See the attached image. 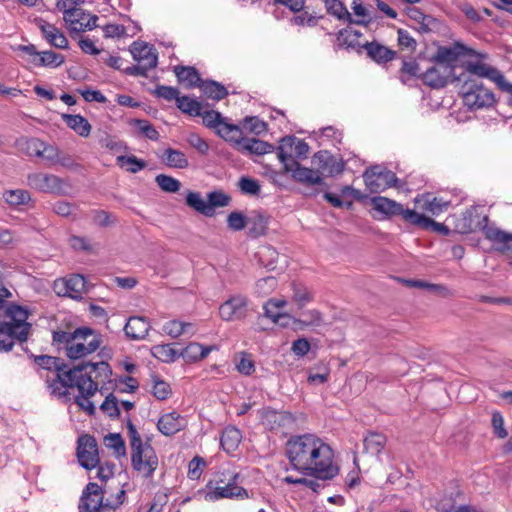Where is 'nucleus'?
Segmentation results:
<instances>
[{
    "instance_id": "obj_1",
    "label": "nucleus",
    "mask_w": 512,
    "mask_h": 512,
    "mask_svg": "<svg viewBox=\"0 0 512 512\" xmlns=\"http://www.w3.org/2000/svg\"><path fill=\"white\" fill-rule=\"evenodd\" d=\"M292 467L307 476L331 480L339 472L333 464V450L320 437L312 433L292 436L285 446Z\"/></svg>"
},
{
    "instance_id": "obj_2",
    "label": "nucleus",
    "mask_w": 512,
    "mask_h": 512,
    "mask_svg": "<svg viewBox=\"0 0 512 512\" xmlns=\"http://www.w3.org/2000/svg\"><path fill=\"white\" fill-rule=\"evenodd\" d=\"M10 297L11 292L0 279V352L11 351L15 342H26L32 330L26 309L16 304L5 305V299Z\"/></svg>"
},
{
    "instance_id": "obj_3",
    "label": "nucleus",
    "mask_w": 512,
    "mask_h": 512,
    "mask_svg": "<svg viewBox=\"0 0 512 512\" xmlns=\"http://www.w3.org/2000/svg\"><path fill=\"white\" fill-rule=\"evenodd\" d=\"M101 343V336L89 327H79L72 332L56 330L52 334V344L58 351H65L71 360L70 365L95 352Z\"/></svg>"
},
{
    "instance_id": "obj_4",
    "label": "nucleus",
    "mask_w": 512,
    "mask_h": 512,
    "mask_svg": "<svg viewBox=\"0 0 512 512\" xmlns=\"http://www.w3.org/2000/svg\"><path fill=\"white\" fill-rule=\"evenodd\" d=\"M34 362L43 369L54 370L56 372L55 377L51 382H48V387L51 390V394L58 398L68 397L69 391L65 389L67 380L64 379L62 374H66L70 370L71 365L64 363L60 358L49 355H38L34 356Z\"/></svg>"
},
{
    "instance_id": "obj_5",
    "label": "nucleus",
    "mask_w": 512,
    "mask_h": 512,
    "mask_svg": "<svg viewBox=\"0 0 512 512\" xmlns=\"http://www.w3.org/2000/svg\"><path fill=\"white\" fill-rule=\"evenodd\" d=\"M461 93L464 105L470 110L488 108L495 103L494 93L475 79H465Z\"/></svg>"
},
{
    "instance_id": "obj_6",
    "label": "nucleus",
    "mask_w": 512,
    "mask_h": 512,
    "mask_svg": "<svg viewBox=\"0 0 512 512\" xmlns=\"http://www.w3.org/2000/svg\"><path fill=\"white\" fill-rule=\"evenodd\" d=\"M112 374V370L107 362H91L81 360L77 364H72L70 370L66 374H62L64 379L71 381V377L80 381L84 380L85 383L97 382L101 376L108 378Z\"/></svg>"
},
{
    "instance_id": "obj_7",
    "label": "nucleus",
    "mask_w": 512,
    "mask_h": 512,
    "mask_svg": "<svg viewBox=\"0 0 512 512\" xmlns=\"http://www.w3.org/2000/svg\"><path fill=\"white\" fill-rule=\"evenodd\" d=\"M129 50L136 62L147 60V66H128L123 69V73L131 76L147 77L148 71L154 69L158 63L156 49L146 42L134 41Z\"/></svg>"
},
{
    "instance_id": "obj_8",
    "label": "nucleus",
    "mask_w": 512,
    "mask_h": 512,
    "mask_svg": "<svg viewBox=\"0 0 512 512\" xmlns=\"http://www.w3.org/2000/svg\"><path fill=\"white\" fill-rule=\"evenodd\" d=\"M108 493L106 486H101L95 482H89L82 491L78 504L79 512H101L109 509L110 500L104 499Z\"/></svg>"
},
{
    "instance_id": "obj_9",
    "label": "nucleus",
    "mask_w": 512,
    "mask_h": 512,
    "mask_svg": "<svg viewBox=\"0 0 512 512\" xmlns=\"http://www.w3.org/2000/svg\"><path fill=\"white\" fill-rule=\"evenodd\" d=\"M366 187L371 193H379L390 187H399L396 174L380 165L367 169L363 174Z\"/></svg>"
},
{
    "instance_id": "obj_10",
    "label": "nucleus",
    "mask_w": 512,
    "mask_h": 512,
    "mask_svg": "<svg viewBox=\"0 0 512 512\" xmlns=\"http://www.w3.org/2000/svg\"><path fill=\"white\" fill-rule=\"evenodd\" d=\"M131 464L144 478H151L158 467V457L154 448L145 443V447L131 450Z\"/></svg>"
},
{
    "instance_id": "obj_11",
    "label": "nucleus",
    "mask_w": 512,
    "mask_h": 512,
    "mask_svg": "<svg viewBox=\"0 0 512 512\" xmlns=\"http://www.w3.org/2000/svg\"><path fill=\"white\" fill-rule=\"evenodd\" d=\"M276 150L280 162L286 164L291 160L307 158L310 148L304 140L295 136H285L280 140Z\"/></svg>"
},
{
    "instance_id": "obj_12",
    "label": "nucleus",
    "mask_w": 512,
    "mask_h": 512,
    "mask_svg": "<svg viewBox=\"0 0 512 512\" xmlns=\"http://www.w3.org/2000/svg\"><path fill=\"white\" fill-rule=\"evenodd\" d=\"M54 291L59 296H66L75 300H81L87 292V282L84 276L72 274L54 281Z\"/></svg>"
},
{
    "instance_id": "obj_13",
    "label": "nucleus",
    "mask_w": 512,
    "mask_h": 512,
    "mask_svg": "<svg viewBox=\"0 0 512 512\" xmlns=\"http://www.w3.org/2000/svg\"><path fill=\"white\" fill-rule=\"evenodd\" d=\"M77 457L80 465L87 470H91L98 465V445L93 436L84 434L78 438Z\"/></svg>"
},
{
    "instance_id": "obj_14",
    "label": "nucleus",
    "mask_w": 512,
    "mask_h": 512,
    "mask_svg": "<svg viewBox=\"0 0 512 512\" xmlns=\"http://www.w3.org/2000/svg\"><path fill=\"white\" fill-rule=\"evenodd\" d=\"M474 51L460 42H455L452 46H439L431 61L442 66H449L454 72L455 65L460 57L473 55Z\"/></svg>"
},
{
    "instance_id": "obj_15",
    "label": "nucleus",
    "mask_w": 512,
    "mask_h": 512,
    "mask_svg": "<svg viewBox=\"0 0 512 512\" xmlns=\"http://www.w3.org/2000/svg\"><path fill=\"white\" fill-rule=\"evenodd\" d=\"M312 164L315 171L324 179L325 176L333 177L339 175L344 170V162L337 159L326 150L318 151L312 158Z\"/></svg>"
},
{
    "instance_id": "obj_16",
    "label": "nucleus",
    "mask_w": 512,
    "mask_h": 512,
    "mask_svg": "<svg viewBox=\"0 0 512 512\" xmlns=\"http://www.w3.org/2000/svg\"><path fill=\"white\" fill-rule=\"evenodd\" d=\"M71 379V381H67L65 389L68 390V388L76 387L79 391V395L75 397V403L88 415H94L96 409L93 402L90 401V398L97 392L98 383L90 382V384H87L84 382V380L80 381L73 377H71Z\"/></svg>"
},
{
    "instance_id": "obj_17",
    "label": "nucleus",
    "mask_w": 512,
    "mask_h": 512,
    "mask_svg": "<svg viewBox=\"0 0 512 512\" xmlns=\"http://www.w3.org/2000/svg\"><path fill=\"white\" fill-rule=\"evenodd\" d=\"M283 168L286 173H291V177L296 182L307 186L319 185L328 188V185L315 169L304 167L297 160H291V162L283 164Z\"/></svg>"
},
{
    "instance_id": "obj_18",
    "label": "nucleus",
    "mask_w": 512,
    "mask_h": 512,
    "mask_svg": "<svg viewBox=\"0 0 512 512\" xmlns=\"http://www.w3.org/2000/svg\"><path fill=\"white\" fill-rule=\"evenodd\" d=\"M239 475L228 471L227 483L225 485L215 486L214 490L206 493L205 499L215 501L221 498H247L248 492L246 489L238 485Z\"/></svg>"
},
{
    "instance_id": "obj_19",
    "label": "nucleus",
    "mask_w": 512,
    "mask_h": 512,
    "mask_svg": "<svg viewBox=\"0 0 512 512\" xmlns=\"http://www.w3.org/2000/svg\"><path fill=\"white\" fill-rule=\"evenodd\" d=\"M27 185L40 192L58 194L62 191L63 180L53 174L37 172L28 174Z\"/></svg>"
},
{
    "instance_id": "obj_20",
    "label": "nucleus",
    "mask_w": 512,
    "mask_h": 512,
    "mask_svg": "<svg viewBox=\"0 0 512 512\" xmlns=\"http://www.w3.org/2000/svg\"><path fill=\"white\" fill-rule=\"evenodd\" d=\"M372 208L379 213L388 216H401V218L408 224L412 225V219L408 218V212H415L411 209H405L402 204L389 199L387 197L376 196L371 199Z\"/></svg>"
},
{
    "instance_id": "obj_21",
    "label": "nucleus",
    "mask_w": 512,
    "mask_h": 512,
    "mask_svg": "<svg viewBox=\"0 0 512 512\" xmlns=\"http://www.w3.org/2000/svg\"><path fill=\"white\" fill-rule=\"evenodd\" d=\"M453 76L452 68L449 66H433L421 73L420 79L431 88L439 89L447 85L449 78Z\"/></svg>"
},
{
    "instance_id": "obj_22",
    "label": "nucleus",
    "mask_w": 512,
    "mask_h": 512,
    "mask_svg": "<svg viewBox=\"0 0 512 512\" xmlns=\"http://www.w3.org/2000/svg\"><path fill=\"white\" fill-rule=\"evenodd\" d=\"M186 425V419L175 411L162 415L157 422L158 430L165 436H172L178 433Z\"/></svg>"
},
{
    "instance_id": "obj_23",
    "label": "nucleus",
    "mask_w": 512,
    "mask_h": 512,
    "mask_svg": "<svg viewBox=\"0 0 512 512\" xmlns=\"http://www.w3.org/2000/svg\"><path fill=\"white\" fill-rule=\"evenodd\" d=\"M466 72L478 77H485L496 83L501 88L504 83L503 74L496 68L482 62H468L465 66Z\"/></svg>"
},
{
    "instance_id": "obj_24",
    "label": "nucleus",
    "mask_w": 512,
    "mask_h": 512,
    "mask_svg": "<svg viewBox=\"0 0 512 512\" xmlns=\"http://www.w3.org/2000/svg\"><path fill=\"white\" fill-rule=\"evenodd\" d=\"M246 300L241 297H234L224 302L219 307V315L223 320L231 321L240 319L245 315Z\"/></svg>"
},
{
    "instance_id": "obj_25",
    "label": "nucleus",
    "mask_w": 512,
    "mask_h": 512,
    "mask_svg": "<svg viewBox=\"0 0 512 512\" xmlns=\"http://www.w3.org/2000/svg\"><path fill=\"white\" fill-rule=\"evenodd\" d=\"M38 27L41 30L44 38L51 46L58 49L68 48V40L54 24L48 23L42 19L38 21Z\"/></svg>"
},
{
    "instance_id": "obj_26",
    "label": "nucleus",
    "mask_w": 512,
    "mask_h": 512,
    "mask_svg": "<svg viewBox=\"0 0 512 512\" xmlns=\"http://www.w3.org/2000/svg\"><path fill=\"white\" fill-rule=\"evenodd\" d=\"M150 329L151 325L147 319L140 316L130 317L124 326L125 334L131 340L144 339Z\"/></svg>"
},
{
    "instance_id": "obj_27",
    "label": "nucleus",
    "mask_w": 512,
    "mask_h": 512,
    "mask_svg": "<svg viewBox=\"0 0 512 512\" xmlns=\"http://www.w3.org/2000/svg\"><path fill=\"white\" fill-rule=\"evenodd\" d=\"M483 232L485 237L496 245L498 251L512 250V233H507L494 226H485Z\"/></svg>"
},
{
    "instance_id": "obj_28",
    "label": "nucleus",
    "mask_w": 512,
    "mask_h": 512,
    "mask_svg": "<svg viewBox=\"0 0 512 512\" xmlns=\"http://www.w3.org/2000/svg\"><path fill=\"white\" fill-rule=\"evenodd\" d=\"M368 57L378 64H385L396 57V51L376 42H366L363 45Z\"/></svg>"
},
{
    "instance_id": "obj_29",
    "label": "nucleus",
    "mask_w": 512,
    "mask_h": 512,
    "mask_svg": "<svg viewBox=\"0 0 512 512\" xmlns=\"http://www.w3.org/2000/svg\"><path fill=\"white\" fill-rule=\"evenodd\" d=\"M237 150L242 153L261 156L273 152L275 150V146L254 137H246L243 138L242 141H239V147Z\"/></svg>"
},
{
    "instance_id": "obj_30",
    "label": "nucleus",
    "mask_w": 512,
    "mask_h": 512,
    "mask_svg": "<svg viewBox=\"0 0 512 512\" xmlns=\"http://www.w3.org/2000/svg\"><path fill=\"white\" fill-rule=\"evenodd\" d=\"M174 73L178 82L184 84L188 89L200 87L203 82L197 69L192 66L177 65L174 67Z\"/></svg>"
},
{
    "instance_id": "obj_31",
    "label": "nucleus",
    "mask_w": 512,
    "mask_h": 512,
    "mask_svg": "<svg viewBox=\"0 0 512 512\" xmlns=\"http://www.w3.org/2000/svg\"><path fill=\"white\" fill-rule=\"evenodd\" d=\"M407 217L412 219L413 226H417L424 230L437 232L445 236L450 233V230L446 225L435 222L433 219L428 218L423 214H419L417 212H408Z\"/></svg>"
},
{
    "instance_id": "obj_32",
    "label": "nucleus",
    "mask_w": 512,
    "mask_h": 512,
    "mask_svg": "<svg viewBox=\"0 0 512 512\" xmlns=\"http://www.w3.org/2000/svg\"><path fill=\"white\" fill-rule=\"evenodd\" d=\"M264 419L271 430L280 427L289 428L295 423V417L287 411L268 410Z\"/></svg>"
},
{
    "instance_id": "obj_33",
    "label": "nucleus",
    "mask_w": 512,
    "mask_h": 512,
    "mask_svg": "<svg viewBox=\"0 0 512 512\" xmlns=\"http://www.w3.org/2000/svg\"><path fill=\"white\" fill-rule=\"evenodd\" d=\"M214 349V346H203L196 342L189 343L180 351V357L187 363H194L204 359Z\"/></svg>"
},
{
    "instance_id": "obj_34",
    "label": "nucleus",
    "mask_w": 512,
    "mask_h": 512,
    "mask_svg": "<svg viewBox=\"0 0 512 512\" xmlns=\"http://www.w3.org/2000/svg\"><path fill=\"white\" fill-rule=\"evenodd\" d=\"M325 4L328 13L337 17L339 20H346L349 23H354L357 25L368 24V22L365 20H354L341 0H325Z\"/></svg>"
},
{
    "instance_id": "obj_35",
    "label": "nucleus",
    "mask_w": 512,
    "mask_h": 512,
    "mask_svg": "<svg viewBox=\"0 0 512 512\" xmlns=\"http://www.w3.org/2000/svg\"><path fill=\"white\" fill-rule=\"evenodd\" d=\"M387 438L378 432H369L363 439L364 452L378 456L384 449Z\"/></svg>"
},
{
    "instance_id": "obj_36",
    "label": "nucleus",
    "mask_w": 512,
    "mask_h": 512,
    "mask_svg": "<svg viewBox=\"0 0 512 512\" xmlns=\"http://www.w3.org/2000/svg\"><path fill=\"white\" fill-rule=\"evenodd\" d=\"M63 121L66 123V125L74 130L79 136L81 137H87L89 136L91 132V125L88 122L86 118L83 116L76 114H63L62 115Z\"/></svg>"
},
{
    "instance_id": "obj_37",
    "label": "nucleus",
    "mask_w": 512,
    "mask_h": 512,
    "mask_svg": "<svg viewBox=\"0 0 512 512\" xmlns=\"http://www.w3.org/2000/svg\"><path fill=\"white\" fill-rule=\"evenodd\" d=\"M241 439V431L236 427L228 426L222 432L220 443L226 452L231 453L237 449Z\"/></svg>"
},
{
    "instance_id": "obj_38",
    "label": "nucleus",
    "mask_w": 512,
    "mask_h": 512,
    "mask_svg": "<svg viewBox=\"0 0 512 512\" xmlns=\"http://www.w3.org/2000/svg\"><path fill=\"white\" fill-rule=\"evenodd\" d=\"M42 146V141L38 138L34 137H19L15 141L16 149L27 155V156H40V147Z\"/></svg>"
},
{
    "instance_id": "obj_39",
    "label": "nucleus",
    "mask_w": 512,
    "mask_h": 512,
    "mask_svg": "<svg viewBox=\"0 0 512 512\" xmlns=\"http://www.w3.org/2000/svg\"><path fill=\"white\" fill-rule=\"evenodd\" d=\"M285 303L283 300L270 299L263 307L265 316L282 327L288 326V322H281V319H290V316L287 314L278 312V309L283 307Z\"/></svg>"
},
{
    "instance_id": "obj_40",
    "label": "nucleus",
    "mask_w": 512,
    "mask_h": 512,
    "mask_svg": "<svg viewBox=\"0 0 512 512\" xmlns=\"http://www.w3.org/2000/svg\"><path fill=\"white\" fill-rule=\"evenodd\" d=\"M216 133L223 138L225 141L233 142L236 149L239 147V141H242V130L239 126L226 122V119L222 122Z\"/></svg>"
},
{
    "instance_id": "obj_41",
    "label": "nucleus",
    "mask_w": 512,
    "mask_h": 512,
    "mask_svg": "<svg viewBox=\"0 0 512 512\" xmlns=\"http://www.w3.org/2000/svg\"><path fill=\"white\" fill-rule=\"evenodd\" d=\"M163 161L170 168L185 169L189 166L186 155L173 148H167L163 153Z\"/></svg>"
},
{
    "instance_id": "obj_42",
    "label": "nucleus",
    "mask_w": 512,
    "mask_h": 512,
    "mask_svg": "<svg viewBox=\"0 0 512 512\" xmlns=\"http://www.w3.org/2000/svg\"><path fill=\"white\" fill-rule=\"evenodd\" d=\"M199 88L208 98L216 101H220L228 95L227 89L213 80H203Z\"/></svg>"
},
{
    "instance_id": "obj_43",
    "label": "nucleus",
    "mask_w": 512,
    "mask_h": 512,
    "mask_svg": "<svg viewBox=\"0 0 512 512\" xmlns=\"http://www.w3.org/2000/svg\"><path fill=\"white\" fill-rule=\"evenodd\" d=\"M416 202L421 203L420 208L432 215L440 214L446 210L449 205L448 202H444L437 197H431L430 195L424 196L421 200L417 199Z\"/></svg>"
},
{
    "instance_id": "obj_44",
    "label": "nucleus",
    "mask_w": 512,
    "mask_h": 512,
    "mask_svg": "<svg viewBox=\"0 0 512 512\" xmlns=\"http://www.w3.org/2000/svg\"><path fill=\"white\" fill-rule=\"evenodd\" d=\"M152 355L158 360L171 363L180 357V352L174 349L170 344L155 345L151 349Z\"/></svg>"
},
{
    "instance_id": "obj_45",
    "label": "nucleus",
    "mask_w": 512,
    "mask_h": 512,
    "mask_svg": "<svg viewBox=\"0 0 512 512\" xmlns=\"http://www.w3.org/2000/svg\"><path fill=\"white\" fill-rule=\"evenodd\" d=\"M116 164L130 173H137L147 166L145 160L137 158L135 155H119L116 158Z\"/></svg>"
},
{
    "instance_id": "obj_46",
    "label": "nucleus",
    "mask_w": 512,
    "mask_h": 512,
    "mask_svg": "<svg viewBox=\"0 0 512 512\" xmlns=\"http://www.w3.org/2000/svg\"><path fill=\"white\" fill-rule=\"evenodd\" d=\"M86 16L88 15L81 8L73 7L65 9L64 20L69 25L71 34L75 33L74 27L83 26L85 24L84 20Z\"/></svg>"
},
{
    "instance_id": "obj_47",
    "label": "nucleus",
    "mask_w": 512,
    "mask_h": 512,
    "mask_svg": "<svg viewBox=\"0 0 512 512\" xmlns=\"http://www.w3.org/2000/svg\"><path fill=\"white\" fill-rule=\"evenodd\" d=\"M248 235L251 238H258L266 233L267 220L261 214H256L247 218Z\"/></svg>"
},
{
    "instance_id": "obj_48",
    "label": "nucleus",
    "mask_w": 512,
    "mask_h": 512,
    "mask_svg": "<svg viewBox=\"0 0 512 512\" xmlns=\"http://www.w3.org/2000/svg\"><path fill=\"white\" fill-rule=\"evenodd\" d=\"M177 107L185 114L198 117L201 114L203 104L189 96H180L177 98Z\"/></svg>"
},
{
    "instance_id": "obj_49",
    "label": "nucleus",
    "mask_w": 512,
    "mask_h": 512,
    "mask_svg": "<svg viewBox=\"0 0 512 512\" xmlns=\"http://www.w3.org/2000/svg\"><path fill=\"white\" fill-rule=\"evenodd\" d=\"M64 61L65 57L62 54L49 50L40 53L38 58L32 60V63L36 66L58 67L63 64Z\"/></svg>"
},
{
    "instance_id": "obj_50",
    "label": "nucleus",
    "mask_w": 512,
    "mask_h": 512,
    "mask_svg": "<svg viewBox=\"0 0 512 512\" xmlns=\"http://www.w3.org/2000/svg\"><path fill=\"white\" fill-rule=\"evenodd\" d=\"M186 204L197 212L211 217V207L207 205L199 192L189 191L186 196Z\"/></svg>"
},
{
    "instance_id": "obj_51",
    "label": "nucleus",
    "mask_w": 512,
    "mask_h": 512,
    "mask_svg": "<svg viewBox=\"0 0 512 512\" xmlns=\"http://www.w3.org/2000/svg\"><path fill=\"white\" fill-rule=\"evenodd\" d=\"M5 201L12 206L26 204L30 201V193L26 190H9L3 194Z\"/></svg>"
},
{
    "instance_id": "obj_52",
    "label": "nucleus",
    "mask_w": 512,
    "mask_h": 512,
    "mask_svg": "<svg viewBox=\"0 0 512 512\" xmlns=\"http://www.w3.org/2000/svg\"><path fill=\"white\" fill-rule=\"evenodd\" d=\"M155 182L162 191L167 193H176L179 191L181 187V183L179 180L166 174L157 175L155 178Z\"/></svg>"
},
{
    "instance_id": "obj_53",
    "label": "nucleus",
    "mask_w": 512,
    "mask_h": 512,
    "mask_svg": "<svg viewBox=\"0 0 512 512\" xmlns=\"http://www.w3.org/2000/svg\"><path fill=\"white\" fill-rule=\"evenodd\" d=\"M199 117H202L203 124L206 127L214 129L215 131L225 119L220 112L215 110H204L203 108Z\"/></svg>"
},
{
    "instance_id": "obj_54",
    "label": "nucleus",
    "mask_w": 512,
    "mask_h": 512,
    "mask_svg": "<svg viewBox=\"0 0 512 512\" xmlns=\"http://www.w3.org/2000/svg\"><path fill=\"white\" fill-rule=\"evenodd\" d=\"M104 441L108 448L114 450L117 457L124 456L126 454L125 442L120 434L109 433L105 436Z\"/></svg>"
},
{
    "instance_id": "obj_55",
    "label": "nucleus",
    "mask_w": 512,
    "mask_h": 512,
    "mask_svg": "<svg viewBox=\"0 0 512 512\" xmlns=\"http://www.w3.org/2000/svg\"><path fill=\"white\" fill-rule=\"evenodd\" d=\"M100 409L103 413L107 414L111 419H116L120 416V409L118 406V399L113 394L110 393L106 396L105 400L100 406Z\"/></svg>"
},
{
    "instance_id": "obj_56",
    "label": "nucleus",
    "mask_w": 512,
    "mask_h": 512,
    "mask_svg": "<svg viewBox=\"0 0 512 512\" xmlns=\"http://www.w3.org/2000/svg\"><path fill=\"white\" fill-rule=\"evenodd\" d=\"M131 124L135 126L148 139L154 141L158 140L159 133L148 120L133 119Z\"/></svg>"
},
{
    "instance_id": "obj_57",
    "label": "nucleus",
    "mask_w": 512,
    "mask_h": 512,
    "mask_svg": "<svg viewBox=\"0 0 512 512\" xmlns=\"http://www.w3.org/2000/svg\"><path fill=\"white\" fill-rule=\"evenodd\" d=\"M229 202L230 197L222 191H213L207 195V205L211 207V216L214 215V208L225 207Z\"/></svg>"
},
{
    "instance_id": "obj_58",
    "label": "nucleus",
    "mask_w": 512,
    "mask_h": 512,
    "mask_svg": "<svg viewBox=\"0 0 512 512\" xmlns=\"http://www.w3.org/2000/svg\"><path fill=\"white\" fill-rule=\"evenodd\" d=\"M304 319H294L293 321L305 326H320L323 323L322 313L316 309L308 310L303 313Z\"/></svg>"
},
{
    "instance_id": "obj_59",
    "label": "nucleus",
    "mask_w": 512,
    "mask_h": 512,
    "mask_svg": "<svg viewBox=\"0 0 512 512\" xmlns=\"http://www.w3.org/2000/svg\"><path fill=\"white\" fill-rule=\"evenodd\" d=\"M238 186L242 193L247 195H258L261 191L259 182L246 176L240 178Z\"/></svg>"
},
{
    "instance_id": "obj_60",
    "label": "nucleus",
    "mask_w": 512,
    "mask_h": 512,
    "mask_svg": "<svg viewBox=\"0 0 512 512\" xmlns=\"http://www.w3.org/2000/svg\"><path fill=\"white\" fill-rule=\"evenodd\" d=\"M153 388L152 393L158 400H166L171 394L170 385L159 379L157 376H153Z\"/></svg>"
},
{
    "instance_id": "obj_61",
    "label": "nucleus",
    "mask_w": 512,
    "mask_h": 512,
    "mask_svg": "<svg viewBox=\"0 0 512 512\" xmlns=\"http://www.w3.org/2000/svg\"><path fill=\"white\" fill-rule=\"evenodd\" d=\"M96 467H98L97 478L103 483L102 486H106L107 490H109L107 482L114 476L115 464L110 462H99Z\"/></svg>"
},
{
    "instance_id": "obj_62",
    "label": "nucleus",
    "mask_w": 512,
    "mask_h": 512,
    "mask_svg": "<svg viewBox=\"0 0 512 512\" xmlns=\"http://www.w3.org/2000/svg\"><path fill=\"white\" fill-rule=\"evenodd\" d=\"M243 128L250 133L260 135L266 131L267 125L258 117H246L243 121Z\"/></svg>"
},
{
    "instance_id": "obj_63",
    "label": "nucleus",
    "mask_w": 512,
    "mask_h": 512,
    "mask_svg": "<svg viewBox=\"0 0 512 512\" xmlns=\"http://www.w3.org/2000/svg\"><path fill=\"white\" fill-rule=\"evenodd\" d=\"M228 227L233 231H240L247 225V217L238 211L231 212L227 217Z\"/></svg>"
},
{
    "instance_id": "obj_64",
    "label": "nucleus",
    "mask_w": 512,
    "mask_h": 512,
    "mask_svg": "<svg viewBox=\"0 0 512 512\" xmlns=\"http://www.w3.org/2000/svg\"><path fill=\"white\" fill-rule=\"evenodd\" d=\"M293 300L302 308L312 300V295L307 288L293 284Z\"/></svg>"
}]
</instances>
